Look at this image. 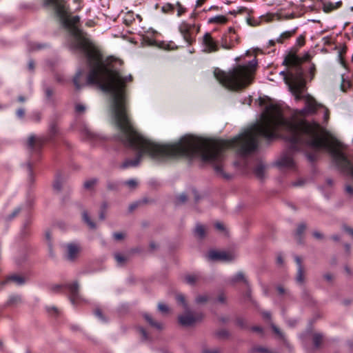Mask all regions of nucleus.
I'll return each instance as SVG.
<instances>
[{
    "label": "nucleus",
    "instance_id": "nucleus-47",
    "mask_svg": "<svg viewBox=\"0 0 353 353\" xmlns=\"http://www.w3.org/2000/svg\"><path fill=\"white\" fill-rule=\"evenodd\" d=\"M293 94V95L295 97V99L297 100V101H299L300 99H302V92H292Z\"/></svg>",
    "mask_w": 353,
    "mask_h": 353
},
{
    "label": "nucleus",
    "instance_id": "nucleus-55",
    "mask_svg": "<svg viewBox=\"0 0 353 353\" xmlns=\"http://www.w3.org/2000/svg\"><path fill=\"white\" fill-rule=\"evenodd\" d=\"M277 263L280 265H282L283 263V260L281 256H278L276 258Z\"/></svg>",
    "mask_w": 353,
    "mask_h": 353
},
{
    "label": "nucleus",
    "instance_id": "nucleus-27",
    "mask_svg": "<svg viewBox=\"0 0 353 353\" xmlns=\"http://www.w3.org/2000/svg\"><path fill=\"white\" fill-rule=\"evenodd\" d=\"M323 340V336L320 334H315L313 336V341L316 347H319Z\"/></svg>",
    "mask_w": 353,
    "mask_h": 353
},
{
    "label": "nucleus",
    "instance_id": "nucleus-46",
    "mask_svg": "<svg viewBox=\"0 0 353 353\" xmlns=\"http://www.w3.org/2000/svg\"><path fill=\"white\" fill-rule=\"evenodd\" d=\"M345 191L350 195H353V187L350 185L345 186Z\"/></svg>",
    "mask_w": 353,
    "mask_h": 353
},
{
    "label": "nucleus",
    "instance_id": "nucleus-8",
    "mask_svg": "<svg viewBox=\"0 0 353 353\" xmlns=\"http://www.w3.org/2000/svg\"><path fill=\"white\" fill-rule=\"evenodd\" d=\"M66 257L69 261H73L77 259L81 251V246L77 243H68L65 246Z\"/></svg>",
    "mask_w": 353,
    "mask_h": 353
},
{
    "label": "nucleus",
    "instance_id": "nucleus-31",
    "mask_svg": "<svg viewBox=\"0 0 353 353\" xmlns=\"http://www.w3.org/2000/svg\"><path fill=\"white\" fill-rule=\"evenodd\" d=\"M115 259L119 264H123L127 261V258L120 254H115Z\"/></svg>",
    "mask_w": 353,
    "mask_h": 353
},
{
    "label": "nucleus",
    "instance_id": "nucleus-54",
    "mask_svg": "<svg viewBox=\"0 0 353 353\" xmlns=\"http://www.w3.org/2000/svg\"><path fill=\"white\" fill-rule=\"evenodd\" d=\"M207 0H197L196 3V7H201Z\"/></svg>",
    "mask_w": 353,
    "mask_h": 353
},
{
    "label": "nucleus",
    "instance_id": "nucleus-6",
    "mask_svg": "<svg viewBox=\"0 0 353 353\" xmlns=\"http://www.w3.org/2000/svg\"><path fill=\"white\" fill-rule=\"evenodd\" d=\"M202 43L204 47V52L212 53L219 51V42L215 40L210 32H206L202 39Z\"/></svg>",
    "mask_w": 353,
    "mask_h": 353
},
{
    "label": "nucleus",
    "instance_id": "nucleus-12",
    "mask_svg": "<svg viewBox=\"0 0 353 353\" xmlns=\"http://www.w3.org/2000/svg\"><path fill=\"white\" fill-rule=\"evenodd\" d=\"M279 164L283 167L290 168L294 166V162L291 155L285 154L280 159Z\"/></svg>",
    "mask_w": 353,
    "mask_h": 353
},
{
    "label": "nucleus",
    "instance_id": "nucleus-62",
    "mask_svg": "<svg viewBox=\"0 0 353 353\" xmlns=\"http://www.w3.org/2000/svg\"><path fill=\"white\" fill-rule=\"evenodd\" d=\"M18 100H19L20 102H23V101H25L26 99H25V97H22V96H20V97H19Z\"/></svg>",
    "mask_w": 353,
    "mask_h": 353
},
{
    "label": "nucleus",
    "instance_id": "nucleus-56",
    "mask_svg": "<svg viewBox=\"0 0 353 353\" xmlns=\"http://www.w3.org/2000/svg\"><path fill=\"white\" fill-rule=\"evenodd\" d=\"M140 332H141V334L143 335V337L145 339H146L148 338L146 332L143 328L140 329Z\"/></svg>",
    "mask_w": 353,
    "mask_h": 353
},
{
    "label": "nucleus",
    "instance_id": "nucleus-59",
    "mask_svg": "<svg viewBox=\"0 0 353 353\" xmlns=\"http://www.w3.org/2000/svg\"><path fill=\"white\" fill-rule=\"evenodd\" d=\"M272 329L277 334H281L279 330L276 326L272 325Z\"/></svg>",
    "mask_w": 353,
    "mask_h": 353
},
{
    "label": "nucleus",
    "instance_id": "nucleus-29",
    "mask_svg": "<svg viewBox=\"0 0 353 353\" xmlns=\"http://www.w3.org/2000/svg\"><path fill=\"white\" fill-rule=\"evenodd\" d=\"M125 184L130 188V189H134L137 186V181L134 179H130L125 182Z\"/></svg>",
    "mask_w": 353,
    "mask_h": 353
},
{
    "label": "nucleus",
    "instance_id": "nucleus-43",
    "mask_svg": "<svg viewBox=\"0 0 353 353\" xmlns=\"http://www.w3.org/2000/svg\"><path fill=\"white\" fill-rule=\"evenodd\" d=\"M324 279L327 281H332L334 279V275L331 273H326L323 275Z\"/></svg>",
    "mask_w": 353,
    "mask_h": 353
},
{
    "label": "nucleus",
    "instance_id": "nucleus-48",
    "mask_svg": "<svg viewBox=\"0 0 353 353\" xmlns=\"http://www.w3.org/2000/svg\"><path fill=\"white\" fill-rule=\"evenodd\" d=\"M27 170H28V174L30 176V179L31 181H32V166L30 163L27 164Z\"/></svg>",
    "mask_w": 353,
    "mask_h": 353
},
{
    "label": "nucleus",
    "instance_id": "nucleus-39",
    "mask_svg": "<svg viewBox=\"0 0 353 353\" xmlns=\"http://www.w3.org/2000/svg\"><path fill=\"white\" fill-rule=\"evenodd\" d=\"M62 187V183L60 181H56L53 184V188L56 191H60Z\"/></svg>",
    "mask_w": 353,
    "mask_h": 353
},
{
    "label": "nucleus",
    "instance_id": "nucleus-26",
    "mask_svg": "<svg viewBox=\"0 0 353 353\" xmlns=\"http://www.w3.org/2000/svg\"><path fill=\"white\" fill-rule=\"evenodd\" d=\"M158 308H159V310L164 314H167L170 312V308L168 307V305H166L164 303H159L158 305Z\"/></svg>",
    "mask_w": 353,
    "mask_h": 353
},
{
    "label": "nucleus",
    "instance_id": "nucleus-36",
    "mask_svg": "<svg viewBox=\"0 0 353 353\" xmlns=\"http://www.w3.org/2000/svg\"><path fill=\"white\" fill-rule=\"evenodd\" d=\"M176 6H177V15L179 17H180L185 12V9L179 3H177Z\"/></svg>",
    "mask_w": 353,
    "mask_h": 353
},
{
    "label": "nucleus",
    "instance_id": "nucleus-61",
    "mask_svg": "<svg viewBox=\"0 0 353 353\" xmlns=\"http://www.w3.org/2000/svg\"><path fill=\"white\" fill-rule=\"evenodd\" d=\"M50 132H51V133H52L54 134L56 133L57 129H56L55 126H52L51 128Z\"/></svg>",
    "mask_w": 353,
    "mask_h": 353
},
{
    "label": "nucleus",
    "instance_id": "nucleus-40",
    "mask_svg": "<svg viewBox=\"0 0 353 353\" xmlns=\"http://www.w3.org/2000/svg\"><path fill=\"white\" fill-rule=\"evenodd\" d=\"M186 200H187L186 195L183 194H181L180 196H179V197L177 198L176 202H177V203H183L186 201Z\"/></svg>",
    "mask_w": 353,
    "mask_h": 353
},
{
    "label": "nucleus",
    "instance_id": "nucleus-34",
    "mask_svg": "<svg viewBox=\"0 0 353 353\" xmlns=\"http://www.w3.org/2000/svg\"><path fill=\"white\" fill-rule=\"evenodd\" d=\"M97 181L96 180H90V181H87L84 183V187L86 189H90L92 188L94 184L96 183Z\"/></svg>",
    "mask_w": 353,
    "mask_h": 353
},
{
    "label": "nucleus",
    "instance_id": "nucleus-20",
    "mask_svg": "<svg viewBox=\"0 0 353 353\" xmlns=\"http://www.w3.org/2000/svg\"><path fill=\"white\" fill-rule=\"evenodd\" d=\"M143 316H144L145 319L147 321V322L152 327H154L157 328V330L162 329V327H163L162 324L161 323H159V322H157V321H154L150 315H149L148 314H144Z\"/></svg>",
    "mask_w": 353,
    "mask_h": 353
},
{
    "label": "nucleus",
    "instance_id": "nucleus-11",
    "mask_svg": "<svg viewBox=\"0 0 353 353\" xmlns=\"http://www.w3.org/2000/svg\"><path fill=\"white\" fill-rule=\"evenodd\" d=\"M185 281L192 285L200 283L203 281V277L199 274H188L185 276Z\"/></svg>",
    "mask_w": 353,
    "mask_h": 353
},
{
    "label": "nucleus",
    "instance_id": "nucleus-45",
    "mask_svg": "<svg viewBox=\"0 0 353 353\" xmlns=\"http://www.w3.org/2000/svg\"><path fill=\"white\" fill-rule=\"evenodd\" d=\"M174 9V6L170 3L166 4L163 7V10L164 12H168V10H172Z\"/></svg>",
    "mask_w": 353,
    "mask_h": 353
},
{
    "label": "nucleus",
    "instance_id": "nucleus-38",
    "mask_svg": "<svg viewBox=\"0 0 353 353\" xmlns=\"http://www.w3.org/2000/svg\"><path fill=\"white\" fill-rule=\"evenodd\" d=\"M310 80H312L315 76L316 67L314 64H312L310 68Z\"/></svg>",
    "mask_w": 353,
    "mask_h": 353
},
{
    "label": "nucleus",
    "instance_id": "nucleus-2",
    "mask_svg": "<svg viewBox=\"0 0 353 353\" xmlns=\"http://www.w3.org/2000/svg\"><path fill=\"white\" fill-rule=\"evenodd\" d=\"M255 63L249 65H238L228 72L214 70L216 79L225 88L239 90L250 85L253 81Z\"/></svg>",
    "mask_w": 353,
    "mask_h": 353
},
{
    "label": "nucleus",
    "instance_id": "nucleus-52",
    "mask_svg": "<svg viewBox=\"0 0 353 353\" xmlns=\"http://www.w3.org/2000/svg\"><path fill=\"white\" fill-rule=\"evenodd\" d=\"M17 114L19 117L22 118L25 114V111L23 109H19L17 111Z\"/></svg>",
    "mask_w": 353,
    "mask_h": 353
},
{
    "label": "nucleus",
    "instance_id": "nucleus-32",
    "mask_svg": "<svg viewBox=\"0 0 353 353\" xmlns=\"http://www.w3.org/2000/svg\"><path fill=\"white\" fill-rule=\"evenodd\" d=\"M306 229V225L305 223H301L298 225L296 229V234L301 236Z\"/></svg>",
    "mask_w": 353,
    "mask_h": 353
},
{
    "label": "nucleus",
    "instance_id": "nucleus-64",
    "mask_svg": "<svg viewBox=\"0 0 353 353\" xmlns=\"http://www.w3.org/2000/svg\"><path fill=\"white\" fill-rule=\"evenodd\" d=\"M347 231L349 234H350L353 236V229L349 228V229H347Z\"/></svg>",
    "mask_w": 353,
    "mask_h": 353
},
{
    "label": "nucleus",
    "instance_id": "nucleus-53",
    "mask_svg": "<svg viewBox=\"0 0 353 353\" xmlns=\"http://www.w3.org/2000/svg\"><path fill=\"white\" fill-rule=\"evenodd\" d=\"M295 260H296V263L298 265V268H300V266L301 267H303V265H302L301 259L300 257L296 256Z\"/></svg>",
    "mask_w": 353,
    "mask_h": 353
},
{
    "label": "nucleus",
    "instance_id": "nucleus-24",
    "mask_svg": "<svg viewBox=\"0 0 353 353\" xmlns=\"http://www.w3.org/2000/svg\"><path fill=\"white\" fill-rule=\"evenodd\" d=\"M265 167L262 165H259L255 169V174L259 178H263L265 175Z\"/></svg>",
    "mask_w": 353,
    "mask_h": 353
},
{
    "label": "nucleus",
    "instance_id": "nucleus-41",
    "mask_svg": "<svg viewBox=\"0 0 353 353\" xmlns=\"http://www.w3.org/2000/svg\"><path fill=\"white\" fill-rule=\"evenodd\" d=\"M113 236L115 240L117 241L122 240L125 236L124 234L121 232H116L113 234Z\"/></svg>",
    "mask_w": 353,
    "mask_h": 353
},
{
    "label": "nucleus",
    "instance_id": "nucleus-5",
    "mask_svg": "<svg viewBox=\"0 0 353 353\" xmlns=\"http://www.w3.org/2000/svg\"><path fill=\"white\" fill-rule=\"evenodd\" d=\"M195 23H190L187 21H183L179 25V30L188 45H191L195 41Z\"/></svg>",
    "mask_w": 353,
    "mask_h": 353
},
{
    "label": "nucleus",
    "instance_id": "nucleus-21",
    "mask_svg": "<svg viewBox=\"0 0 353 353\" xmlns=\"http://www.w3.org/2000/svg\"><path fill=\"white\" fill-rule=\"evenodd\" d=\"M296 281L303 284L305 281V269L304 267L298 268L297 274L296 276Z\"/></svg>",
    "mask_w": 353,
    "mask_h": 353
},
{
    "label": "nucleus",
    "instance_id": "nucleus-44",
    "mask_svg": "<svg viewBox=\"0 0 353 353\" xmlns=\"http://www.w3.org/2000/svg\"><path fill=\"white\" fill-rule=\"evenodd\" d=\"M313 236L317 239H322L323 238V234L318 231L313 232Z\"/></svg>",
    "mask_w": 353,
    "mask_h": 353
},
{
    "label": "nucleus",
    "instance_id": "nucleus-10",
    "mask_svg": "<svg viewBox=\"0 0 353 353\" xmlns=\"http://www.w3.org/2000/svg\"><path fill=\"white\" fill-rule=\"evenodd\" d=\"M44 143V139L41 137L31 135L27 141V147L31 150H37L41 148Z\"/></svg>",
    "mask_w": 353,
    "mask_h": 353
},
{
    "label": "nucleus",
    "instance_id": "nucleus-7",
    "mask_svg": "<svg viewBox=\"0 0 353 353\" xmlns=\"http://www.w3.org/2000/svg\"><path fill=\"white\" fill-rule=\"evenodd\" d=\"M208 257L212 261H230L234 259V256L232 253L216 250H210L208 254Z\"/></svg>",
    "mask_w": 353,
    "mask_h": 353
},
{
    "label": "nucleus",
    "instance_id": "nucleus-3",
    "mask_svg": "<svg viewBox=\"0 0 353 353\" xmlns=\"http://www.w3.org/2000/svg\"><path fill=\"white\" fill-rule=\"evenodd\" d=\"M176 299L178 303L183 306L184 310H185V313L179 315L178 317L180 324L184 326H190L203 318V315L201 313L194 314L188 310V304L185 296L183 294L176 295Z\"/></svg>",
    "mask_w": 353,
    "mask_h": 353
},
{
    "label": "nucleus",
    "instance_id": "nucleus-22",
    "mask_svg": "<svg viewBox=\"0 0 353 353\" xmlns=\"http://www.w3.org/2000/svg\"><path fill=\"white\" fill-rule=\"evenodd\" d=\"M205 228L202 225H196L195 228V234L199 238H203L205 235Z\"/></svg>",
    "mask_w": 353,
    "mask_h": 353
},
{
    "label": "nucleus",
    "instance_id": "nucleus-16",
    "mask_svg": "<svg viewBox=\"0 0 353 353\" xmlns=\"http://www.w3.org/2000/svg\"><path fill=\"white\" fill-rule=\"evenodd\" d=\"M228 21V18L224 15H218L208 19V23L225 24Z\"/></svg>",
    "mask_w": 353,
    "mask_h": 353
},
{
    "label": "nucleus",
    "instance_id": "nucleus-35",
    "mask_svg": "<svg viewBox=\"0 0 353 353\" xmlns=\"http://www.w3.org/2000/svg\"><path fill=\"white\" fill-rule=\"evenodd\" d=\"M85 110V107L82 104H77L75 105V111L77 113L81 114L83 113Z\"/></svg>",
    "mask_w": 353,
    "mask_h": 353
},
{
    "label": "nucleus",
    "instance_id": "nucleus-42",
    "mask_svg": "<svg viewBox=\"0 0 353 353\" xmlns=\"http://www.w3.org/2000/svg\"><path fill=\"white\" fill-rule=\"evenodd\" d=\"M221 47L226 50H230L232 48V46L227 43L226 41H223V39H222L221 41Z\"/></svg>",
    "mask_w": 353,
    "mask_h": 353
},
{
    "label": "nucleus",
    "instance_id": "nucleus-30",
    "mask_svg": "<svg viewBox=\"0 0 353 353\" xmlns=\"http://www.w3.org/2000/svg\"><path fill=\"white\" fill-rule=\"evenodd\" d=\"M202 353H221V352L217 348H210L205 347L202 350Z\"/></svg>",
    "mask_w": 353,
    "mask_h": 353
},
{
    "label": "nucleus",
    "instance_id": "nucleus-17",
    "mask_svg": "<svg viewBox=\"0 0 353 353\" xmlns=\"http://www.w3.org/2000/svg\"><path fill=\"white\" fill-rule=\"evenodd\" d=\"M297 28H295L292 30L285 31L283 32L279 37L276 39V42L279 43H283L285 40L290 39L292 37L296 32Z\"/></svg>",
    "mask_w": 353,
    "mask_h": 353
},
{
    "label": "nucleus",
    "instance_id": "nucleus-18",
    "mask_svg": "<svg viewBox=\"0 0 353 353\" xmlns=\"http://www.w3.org/2000/svg\"><path fill=\"white\" fill-rule=\"evenodd\" d=\"M83 221L92 230L96 228V224L91 220L87 211H83L82 213Z\"/></svg>",
    "mask_w": 353,
    "mask_h": 353
},
{
    "label": "nucleus",
    "instance_id": "nucleus-23",
    "mask_svg": "<svg viewBox=\"0 0 353 353\" xmlns=\"http://www.w3.org/2000/svg\"><path fill=\"white\" fill-rule=\"evenodd\" d=\"M352 86V83L349 80H345L343 77H341V89L343 92L347 90Z\"/></svg>",
    "mask_w": 353,
    "mask_h": 353
},
{
    "label": "nucleus",
    "instance_id": "nucleus-50",
    "mask_svg": "<svg viewBox=\"0 0 353 353\" xmlns=\"http://www.w3.org/2000/svg\"><path fill=\"white\" fill-rule=\"evenodd\" d=\"M215 227L217 230H221V231H223L225 230L224 225L221 223H219V222H217L215 223Z\"/></svg>",
    "mask_w": 353,
    "mask_h": 353
},
{
    "label": "nucleus",
    "instance_id": "nucleus-4",
    "mask_svg": "<svg viewBox=\"0 0 353 353\" xmlns=\"http://www.w3.org/2000/svg\"><path fill=\"white\" fill-rule=\"evenodd\" d=\"M299 73L295 76L292 72H282L281 74L284 76L285 83L289 85L291 92H303L305 81L302 78L303 71L299 68Z\"/></svg>",
    "mask_w": 353,
    "mask_h": 353
},
{
    "label": "nucleus",
    "instance_id": "nucleus-9",
    "mask_svg": "<svg viewBox=\"0 0 353 353\" xmlns=\"http://www.w3.org/2000/svg\"><path fill=\"white\" fill-rule=\"evenodd\" d=\"M302 63V60L301 58H299V57H297L296 54H288L284 61H283V64L287 65V66H294L296 68V72L299 73V68H300L301 70V68L300 67V65L301 63Z\"/></svg>",
    "mask_w": 353,
    "mask_h": 353
},
{
    "label": "nucleus",
    "instance_id": "nucleus-51",
    "mask_svg": "<svg viewBox=\"0 0 353 353\" xmlns=\"http://www.w3.org/2000/svg\"><path fill=\"white\" fill-rule=\"evenodd\" d=\"M236 323L239 326L243 327H244L245 323V321L243 319H238L236 320Z\"/></svg>",
    "mask_w": 353,
    "mask_h": 353
},
{
    "label": "nucleus",
    "instance_id": "nucleus-49",
    "mask_svg": "<svg viewBox=\"0 0 353 353\" xmlns=\"http://www.w3.org/2000/svg\"><path fill=\"white\" fill-rule=\"evenodd\" d=\"M297 43L299 46H303L305 43V37L303 36H300L297 39Z\"/></svg>",
    "mask_w": 353,
    "mask_h": 353
},
{
    "label": "nucleus",
    "instance_id": "nucleus-14",
    "mask_svg": "<svg viewBox=\"0 0 353 353\" xmlns=\"http://www.w3.org/2000/svg\"><path fill=\"white\" fill-rule=\"evenodd\" d=\"M341 5V2H337V3L325 2L323 4V10L325 12L328 13V12H330L337 9L338 8L340 7Z\"/></svg>",
    "mask_w": 353,
    "mask_h": 353
},
{
    "label": "nucleus",
    "instance_id": "nucleus-19",
    "mask_svg": "<svg viewBox=\"0 0 353 353\" xmlns=\"http://www.w3.org/2000/svg\"><path fill=\"white\" fill-rule=\"evenodd\" d=\"M79 284L77 283H74L69 286V290L71 293L72 297L71 301L74 303V299L77 298L79 294Z\"/></svg>",
    "mask_w": 353,
    "mask_h": 353
},
{
    "label": "nucleus",
    "instance_id": "nucleus-63",
    "mask_svg": "<svg viewBox=\"0 0 353 353\" xmlns=\"http://www.w3.org/2000/svg\"><path fill=\"white\" fill-rule=\"evenodd\" d=\"M276 41H274V40H270V41H269V44H270V46H274V45L275 44V43H276Z\"/></svg>",
    "mask_w": 353,
    "mask_h": 353
},
{
    "label": "nucleus",
    "instance_id": "nucleus-15",
    "mask_svg": "<svg viewBox=\"0 0 353 353\" xmlns=\"http://www.w3.org/2000/svg\"><path fill=\"white\" fill-rule=\"evenodd\" d=\"M8 282H14L17 284L21 285L25 283V279L20 275L13 274L8 276L4 282L1 283V284L3 285Z\"/></svg>",
    "mask_w": 353,
    "mask_h": 353
},
{
    "label": "nucleus",
    "instance_id": "nucleus-57",
    "mask_svg": "<svg viewBox=\"0 0 353 353\" xmlns=\"http://www.w3.org/2000/svg\"><path fill=\"white\" fill-rule=\"evenodd\" d=\"M252 330L254 332H261L262 331V328L261 327H253Z\"/></svg>",
    "mask_w": 353,
    "mask_h": 353
},
{
    "label": "nucleus",
    "instance_id": "nucleus-1",
    "mask_svg": "<svg viewBox=\"0 0 353 353\" xmlns=\"http://www.w3.org/2000/svg\"><path fill=\"white\" fill-rule=\"evenodd\" d=\"M68 26V31L76 40V48L83 52L90 66L87 83L96 84L102 90L110 93L112 113L120 131L119 139L138 151L137 157L134 160L126 159L121 164V168L138 165L145 154L155 160H165L199 154L204 161L213 163L218 174L227 178L221 164L223 152L225 149L236 148L240 154H247L257 148L260 136L268 139V106L262 114L259 123L230 140L205 141L190 137H184L174 144L163 145L143 137L134 128L127 110L126 87L128 83L133 81V77L131 74L123 77L115 68L119 62L117 59L112 57L103 59L101 52L89 39L86 33L77 25Z\"/></svg>",
    "mask_w": 353,
    "mask_h": 353
},
{
    "label": "nucleus",
    "instance_id": "nucleus-33",
    "mask_svg": "<svg viewBox=\"0 0 353 353\" xmlns=\"http://www.w3.org/2000/svg\"><path fill=\"white\" fill-rule=\"evenodd\" d=\"M208 301L207 295H199L196 298V302L197 303H203Z\"/></svg>",
    "mask_w": 353,
    "mask_h": 353
},
{
    "label": "nucleus",
    "instance_id": "nucleus-58",
    "mask_svg": "<svg viewBox=\"0 0 353 353\" xmlns=\"http://www.w3.org/2000/svg\"><path fill=\"white\" fill-rule=\"evenodd\" d=\"M95 314L97 316H98L99 318H102V314H101V311L100 310H95Z\"/></svg>",
    "mask_w": 353,
    "mask_h": 353
},
{
    "label": "nucleus",
    "instance_id": "nucleus-13",
    "mask_svg": "<svg viewBox=\"0 0 353 353\" xmlns=\"http://www.w3.org/2000/svg\"><path fill=\"white\" fill-rule=\"evenodd\" d=\"M305 104H306L307 108L310 112H314L317 109V107H318L317 102L311 96L305 97Z\"/></svg>",
    "mask_w": 353,
    "mask_h": 353
},
{
    "label": "nucleus",
    "instance_id": "nucleus-60",
    "mask_svg": "<svg viewBox=\"0 0 353 353\" xmlns=\"http://www.w3.org/2000/svg\"><path fill=\"white\" fill-rule=\"evenodd\" d=\"M194 31L196 32L195 34L200 31V25H196V28H194Z\"/></svg>",
    "mask_w": 353,
    "mask_h": 353
},
{
    "label": "nucleus",
    "instance_id": "nucleus-25",
    "mask_svg": "<svg viewBox=\"0 0 353 353\" xmlns=\"http://www.w3.org/2000/svg\"><path fill=\"white\" fill-rule=\"evenodd\" d=\"M232 283H236L239 281H243L245 283L247 282L246 279L245 278L244 274L242 272H239L236 274L231 280Z\"/></svg>",
    "mask_w": 353,
    "mask_h": 353
},
{
    "label": "nucleus",
    "instance_id": "nucleus-37",
    "mask_svg": "<svg viewBox=\"0 0 353 353\" xmlns=\"http://www.w3.org/2000/svg\"><path fill=\"white\" fill-rule=\"evenodd\" d=\"M81 76V72H78V73L77 74V75L75 76V77H74V85H76V88H77V89H79V88H80V85H79V79H80Z\"/></svg>",
    "mask_w": 353,
    "mask_h": 353
},
{
    "label": "nucleus",
    "instance_id": "nucleus-28",
    "mask_svg": "<svg viewBox=\"0 0 353 353\" xmlns=\"http://www.w3.org/2000/svg\"><path fill=\"white\" fill-rule=\"evenodd\" d=\"M21 297L19 296H11L8 301L10 305H15L21 302Z\"/></svg>",
    "mask_w": 353,
    "mask_h": 353
}]
</instances>
